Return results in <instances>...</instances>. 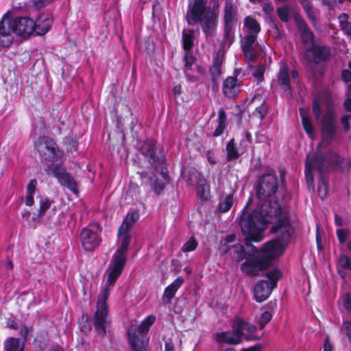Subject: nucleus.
Masks as SVG:
<instances>
[{
	"instance_id": "obj_35",
	"label": "nucleus",
	"mask_w": 351,
	"mask_h": 351,
	"mask_svg": "<svg viewBox=\"0 0 351 351\" xmlns=\"http://www.w3.org/2000/svg\"><path fill=\"white\" fill-rule=\"evenodd\" d=\"M37 181L36 179L31 180L27 186V194L25 196V204L32 206L34 203V195L36 192Z\"/></svg>"
},
{
	"instance_id": "obj_37",
	"label": "nucleus",
	"mask_w": 351,
	"mask_h": 351,
	"mask_svg": "<svg viewBox=\"0 0 351 351\" xmlns=\"http://www.w3.org/2000/svg\"><path fill=\"white\" fill-rule=\"evenodd\" d=\"M226 126V114L223 108L219 110L218 125L213 132L214 136H219L223 134Z\"/></svg>"
},
{
	"instance_id": "obj_48",
	"label": "nucleus",
	"mask_w": 351,
	"mask_h": 351,
	"mask_svg": "<svg viewBox=\"0 0 351 351\" xmlns=\"http://www.w3.org/2000/svg\"><path fill=\"white\" fill-rule=\"evenodd\" d=\"M265 66L263 65H258L254 69L252 75L258 82H262L263 80Z\"/></svg>"
},
{
	"instance_id": "obj_22",
	"label": "nucleus",
	"mask_w": 351,
	"mask_h": 351,
	"mask_svg": "<svg viewBox=\"0 0 351 351\" xmlns=\"http://www.w3.org/2000/svg\"><path fill=\"white\" fill-rule=\"evenodd\" d=\"M35 24V32L37 35H43L47 33L52 24V19L48 14H40L36 21Z\"/></svg>"
},
{
	"instance_id": "obj_16",
	"label": "nucleus",
	"mask_w": 351,
	"mask_h": 351,
	"mask_svg": "<svg viewBox=\"0 0 351 351\" xmlns=\"http://www.w3.org/2000/svg\"><path fill=\"white\" fill-rule=\"evenodd\" d=\"M294 21L301 34L302 42L306 45L313 44L314 34L300 14H294Z\"/></svg>"
},
{
	"instance_id": "obj_11",
	"label": "nucleus",
	"mask_w": 351,
	"mask_h": 351,
	"mask_svg": "<svg viewBox=\"0 0 351 351\" xmlns=\"http://www.w3.org/2000/svg\"><path fill=\"white\" fill-rule=\"evenodd\" d=\"M12 32L19 36H25L35 30L34 21L28 17H16L11 21H6Z\"/></svg>"
},
{
	"instance_id": "obj_53",
	"label": "nucleus",
	"mask_w": 351,
	"mask_h": 351,
	"mask_svg": "<svg viewBox=\"0 0 351 351\" xmlns=\"http://www.w3.org/2000/svg\"><path fill=\"white\" fill-rule=\"evenodd\" d=\"M349 119H350V117L349 116H343L342 118H341V123L343 126V128L345 130L348 131L349 129H350V125H349Z\"/></svg>"
},
{
	"instance_id": "obj_60",
	"label": "nucleus",
	"mask_w": 351,
	"mask_h": 351,
	"mask_svg": "<svg viewBox=\"0 0 351 351\" xmlns=\"http://www.w3.org/2000/svg\"><path fill=\"white\" fill-rule=\"evenodd\" d=\"M344 106L347 110L351 111V98L347 99L344 102Z\"/></svg>"
},
{
	"instance_id": "obj_38",
	"label": "nucleus",
	"mask_w": 351,
	"mask_h": 351,
	"mask_svg": "<svg viewBox=\"0 0 351 351\" xmlns=\"http://www.w3.org/2000/svg\"><path fill=\"white\" fill-rule=\"evenodd\" d=\"M300 113L302 117V125L304 129L308 134V136L310 138H313L314 136V130L311 120L309 119L308 115L306 114L304 110L300 108Z\"/></svg>"
},
{
	"instance_id": "obj_3",
	"label": "nucleus",
	"mask_w": 351,
	"mask_h": 351,
	"mask_svg": "<svg viewBox=\"0 0 351 351\" xmlns=\"http://www.w3.org/2000/svg\"><path fill=\"white\" fill-rule=\"evenodd\" d=\"M344 159L332 151L324 153L317 147L316 153L308 154L306 156L305 178L309 189L314 188V178L313 169H316L319 171L321 182L319 185L318 191L322 198L326 194V182L324 181L322 174L330 171L333 168H343Z\"/></svg>"
},
{
	"instance_id": "obj_64",
	"label": "nucleus",
	"mask_w": 351,
	"mask_h": 351,
	"mask_svg": "<svg viewBox=\"0 0 351 351\" xmlns=\"http://www.w3.org/2000/svg\"><path fill=\"white\" fill-rule=\"evenodd\" d=\"M324 351H332V346L327 342L324 345Z\"/></svg>"
},
{
	"instance_id": "obj_62",
	"label": "nucleus",
	"mask_w": 351,
	"mask_h": 351,
	"mask_svg": "<svg viewBox=\"0 0 351 351\" xmlns=\"http://www.w3.org/2000/svg\"><path fill=\"white\" fill-rule=\"evenodd\" d=\"M323 3L328 6L330 10L333 9V3L327 0H324Z\"/></svg>"
},
{
	"instance_id": "obj_12",
	"label": "nucleus",
	"mask_w": 351,
	"mask_h": 351,
	"mask_svg": "<svg viewBox=\"0 0 351 351\" xmlns=\"http://www.w3.org/2000/svg\"><path fill=\"white\" fill-rule=\"evenodd\" d=\"M232 329L240 339H242L243 337L247 341L258 339L254 335V332L256 331V327L243 319L236 318L233 321Z\"/></svg>"
},
{
	"instance_id": "obj_25",
	"label": "nucleus",
	"mask_w": 351,
	"mask_h": 351,
	"mask_svg": "<svg viewBox=\"0 0 351 351\" xmlns=\"http://www.w3.org/2000/svg\"><path fill=\"white\" fill-rule=\"evenodd\" d=\"M234 25L223 24L221 50L228 49L234 41Z\"/></svg>"
},
{
	"instance_id": "obj_15",
	"label": "nucleus",
	"mask_w": 351,
	"mask_h": 351,
	"mask_svg": "<svg viewBox=\"0 0 351 351\" xmlns=\"http://www.w3.org/2000/svg\"><path fill=\"white\" fill-rule=\"evenodd\" d=\"M330 55V49L325 46L313 45L306 51L307 59L315 63L327 61Z\"/></svg>"
},
{
	"instance_id": "obj_13",
	"label": "nucleus",
	"mask_w": 351,
	"mask_h": 351,
	"mask_svg": "<svg viewBox=\"0 0 351 351\" xmlns=\"http://www.w3.org/2000/svg\"><path fill=\"white\" fill-rule=\"evenodd\" d=\"M48 174H52L56 177L61 185L66 186L74 194L78 193V189L74 178L64 170H60L58 167L47 170Z\"/></svg>"
},
{
	"instance_id": "obj_63",
	"label": "nucleus",
	"mask_w": 351,
	"mask_h": 351,
	"mask_svg": "<svg viewBox=\"0 0 351 351\" xmlns=\"http://www.w3.org/2000/svg\"><path fill=\"white\" fill-rule=\"evenodd\" d=\"M285 173H286V171L284 169H280L279 171L280 177L282 182L284 181Z\"/></svg>"
},
{
	"instance_id": "obj_30",
	"label": "nucleus",
	"mask_w": 351,
	"mask_h": 351,
	"mask_svg": "<svg viewBox=\"0 0 351 351\" xmlns=\"http://www.w3.org/2000/svg\"><path fill=\"white\" fill-rule=\"evenodd\" d=\"M276 14L283 23H288L291 17L294 19V14H299L288 5H283L277 8Z\"/></svg>"
},
{
	"instance_id": "obj_34",
	"label": "nucleus",
	"mask_w": 351,
	"mask_h": 351,
	"mask_svg": "<svg viewBox=\"0 0 351 351\" xmlns=\"http://www.w3.org/2000/svg\"><path fill=\"white\" fill-rule=\"evenodd\" d=\"M182 45L185 51H189L193 46L194 31L184 29L182 31Z\"/></svg>"
},
{
	"instance_id": "obj_36",
	"label": "nucleus",
	"mask_w": 351,
	"mask_h": 351,
	"mask_svg": "<svg viewBox=\"0 0 351 351\" xmlns=\"http://www.w3.org/2000/svg\"><path fill=\"white\" fill-rule=\"evenodd\" d=\"M341 30L348 36H351V18L346 13H341L338 16Z\"/></svg>"
},
{
	"instance_id": "obj_5",
	"label": "nucleus",
	"mask_w": 351,
	"mask_h": 351,
	"mask_svg": "<svg viewBox=\"0 0 351 351\" xmlns=\"http://www.w3.org/2000/svg\"><path fill=\"white\" fill-rule=\"evenodd\" d=\"M138 148L141 154L148 161V162L155 169L159 170L163 179H166L167 169L163 167L165 162V154L156 142L154 140H147L139 143Z\"/></svg>"
},
{
	"instance_id": "obj_47",
	"label": "nucleus",
	"mask_w": 351,
	"mask_h": 351,
	"mask_svg": "<svg viewBox=\"0 0 351 351\" xmlns=\"http://www.w3.org/2000/svg\"><path fill=\"white\" fill-rule=\"evenodd\" d=\"M165 187V182L162 179L156 178L152 184V188L157 194L162 192Z\"/></svg>"
},
{
	"instance_id": "obj_20",
	"label": "nucleus",
	"mask_w": 351,
	"mask_h": 351,
	"mask_svg": "<svg viewBox=\"0 0 351 351\" xmlns=\"http://www.w3.org/2000/svg\"><path fill=\"white\" fill-rule=\"evenodd\" d=\"M12 31L6 23V21H0V49L8 47L13 41Z\"/></svg>"
},
{
	"instance_id": "obj_43",
	"label": "nucleus",
	"mask_w": 351,
	"mask_h": 351,
	"mask_svg": "<svg viewBox=\"0 0 351 351\" xmlns=\"http://www.w3.org/2000/svg\"><path fill=\"white\" fill-rule=\"evenodd\" d=\"M198 243L194 237H191L182 246V250L184 252H189L195 250L197 247Z\"/></svg>"
},
{
	"instance_id": "obj_52",
	"label": "nucleus",
	"mask_w": 351,
	"mask_h": 351,
	"mask_svg": "<svg viewBox=\"0 0 351 351\" xmlns=\"http://www.w3.org/2000/svg\"><path fill=\"white\" fill-rule=\"evenodd\" d=\"M341 78L345 82L351 81V71L349 70H344L341 73Z\"/></svg>"
},
{
	"instance_id": "obj_2",
	"label": "nucleus",
	"mask_w": 351,
	"mask_h": 351,
	"mask_svg": "<svg viewBox=\"0 0 351 351\" xmlns=\"http://www.w3.org/2000/svg\"><path fill=\"white\" fill-rule=\"evenodd\" d=\"M138 218L139 215L137 212L128 213L119 228L117 237L120 246L114 252L108 265L109 273L106 287L98 299L97 311L93 317L94 326L99 335L104 336L106 333V325L108 322V306L106 302L110 295V287L114 286L126 263L127 253L132 238L130 231Z\"/></svg>"
},
{
	"instance_id": "obj_17",
	"label": "nucleus",
	"mask_w": 351,
	"mask_h": 351,
	"mask_svg": "<svg viewBox=\"0 0 351 351\" xmlns=\"http://www.w3.org/2000/svg\"><path fill=\"white\" fill-rule=\"evenodd\" d=\"M156 320L154 315H149L145 318L139 326L132 325L128 330V336H143L146 337V333L148 332L151 326Z\"/></svg>"
},
{
	"instance_id": "obj_61",
	"label": "nucleus",
	"mask_w": 351,
	"mask_h": 351,
	"mask_svg": "<svg viewBox=\"0 0 351 351\" xmlns=\"http://www.w3.org/2000/svg\"><path fill=\"white\" fill-rule=\"evenodd\" d=\"M30 216L31 213L29 211L26 210L22 213V218L23 220L28 221L30 218Z\"/></svg>"
},
{
	"instance_id": "obj_19",
	"label": "nucleus",
	"mask_w": 351,
	"mask_h": 351,
	"mask_svg": "<svg viewBox=\"0 0 351 351\" xmlns=\"http://www.w3.org/2000/svg\"><path fill=\"white\" fill-rule=\"evenodd\" d=\"M257 36L247 34L241 40V47L243 52L247 59L253 61L256 58V53L254 50V44Z\"/></svg>"
},
{
	"instance_id": "obj_44",
	"label": "nucleus",
	"mask_w": 351,
	"mask_h": 351,
	"mask_svg": "<svg viewBox=\"0 0 351 351\" xmlns=\"http://www.w3.org/2000/svg\"><path fill=\"white\" fill-rule=\"evenodd\" d=\"M197 193L199 197L202 199H207L208 194V186L206 184V180L204 179V182H201L197 185Z\"/></svg>"
},
{
	"instance_id": "obj_50",
	"label": "nucleus",
	"mask_w": 351,
	"mask_h": 351,
	"mask_svg": "<svg viewBox=\"0 0 351 351\" xmlns=\"http://www.w3.org/2000/svg\"><path fill=\"white\" fill-rule=\"evenodd\" d=\"M344 307L351 312V293H346L342 298Z\"/></svg>"
},
{
	"instance_id": "obj_28",
	"label": "nucleus",
	"mask_w": 351,
	"mask_h": 351,
	"mask_svg": "<svg viewBox=\"0 0 351 351\" xmlns=\"http://www.w3.org/2000/svg\"><path fill=\"white\" fill-rule=\"evenodd\" d=\"M184 72L185 75L192 82H195L196 78L191 73V67L193 64L195 58L192 54V53L189 51H185L184 56Z\"/></svg>"
},
{
	"instance_id": "obj_58",
	"label": "nucleus",
	"mask_w": 351,
	"mask_h": 351,
	"mask_svg": "<svg viewBox=\"0 0 351 351\" xmlns=\"http://www.w3.org/2000/svg\"><path fill=\"white\" fill-rule=\"evenodd\" d=\"M261 348L262 346L261 344H256L255 346L244 349L242 351H261Z\"/></svg>"
},
{
	"instance_id": "obj_14",
	"label": "nucleus",
	"mask_w": 351,
	"mask_h": 351,
	"mask_svg": "<svg viewBox=\"0 0 351 351\" xmlns=\"http://www.w3.org/2000/svg\"><path fill=\"white\" fill-rule=\"evenodd\" d=\"M264 92L261 90H257L254 97L250 100L248 106L254 105L255 110L253 115L263 120L268 111V106L265 102Z\"/></svg>"
},
{
	"instance_id": "obj_9",
	"label": "nucleus",
	"mask_w": 351,
	"mask_h": 351,
	"mask_svg": "<svg viewBox=\"0 0 351 351\" xmlns=\"http://www.w3.org/2000/svg\"><path fill=\"white\" fill-rule=\"evenodd\" d=\"M97 224H90L84 228L80 234V239L83 248L86 251H92L98 247L101 241L97 231Z\"/></svg>"
},
{
	"instance_id": "obj_56",
	"label": "nucleus",
	"mask_w": 351,
	"mask_h": 351,
	"mask_svg": "<svg viewBox=\"0 0 351 351\" xmlns=\"http://www.w3.org/2000/svg\"><path fill=\"white\" fill-rule=\"evenodd\" d=\"M29 330L30 329L28 327H27L26 326H23L21 328L20 333H21V336L23 337L24 341H26Z\"/></svg>"
},
{
	"instance_id": "obj_54",
	"label": "nucleus",
	"mask_w": 351,
	"mask_h": 351,
	"mask_svg": "<svg viewBox=\"0 0 351 351\" xmlns=\"http://www.w3.org/2000/svg\"><path fill=\"white\" fill-rule=\"evenodd\" d=\"M274 10V7L271 3H264L263 5V10L267 14H270Z\"/></svg>"
},
{
	"instance_id": "obj_4",
	"label": "nucleus",
	"mask_w": 351,
	"mask_h": 351,
	"mask_svg": "<svg viewBox=\"0 0 351 351\" xmlns=\"http://www.w3.org/2000/svg\"><path fill=\"white\" fill-rule=\"evenodd\" d=\"M207 0H194L189 4L186 16L189 25L199 23L202 31L206 36H210L217 25L218 12L206 7Z\"/></svg>"
},
{
	"instance_id": "obj_32",
	"label": "nucleus",
	"mask_w": 351,
	"mask_h": 351,
	"mask_svg": "<svg viewBox=\"0 0 351 351\" xmlns=\"http://www.w3.org/2000/svg\"><path fill=\"white\" fill-rule=\"evenodd\" d=\"M52 202H53L48 198H41L39 202L40 208L38 210V214L35 215V216L32 217V221H40L43 219L46 211L50 208Z\"/></svg>"
},
{
	"instance_id": "obj_49",
	"label": "nucleus",
	"mask_w": 351,
	"mask_h": 351,
	"mask_svg": "<svg viewBox=\"0 0 351 351\" xmlns=\"http://www.w3.org/2000/svg\"><path fill=\"white\" fill-rule=\"evenodd\" d=\"M38 124H39L38 131L37 127L35 125H33V132L35 134V135L43 133L44 130L45 129V123L44 119L42 117H40L39 119Z\"/></svg>"
},
{
	"instance_id": "obj_27",
	"label": "nucleus",
	"mask_w": 351,
	"mask_h": 351,
	"mask_svg": "<svg viewBox=\"0 0 351 351\" xmlns=\"http://www.w3.org/2000/svg\"><path fill=\"white\" fill-rule=\"evenodd\" d=\"M222 62V57L217 54L213 60V66L210 69L213 86H217V81L221 74Z\"/></svg>"
},
{
	"instance_id": "obj_24",
	"label": "nucleus",
	"mask_w": 351,
	"mask_h": 351,
	"mask_svg": "<svg viewBox=\"0 0 351 351\" xmlns=\"http://www.w3.org/2000/svg\"><path fill=\"white\" fill-rule=\"evenodd\" d=\"M184 282L182 277L177 278L171 285L167 287L162 295V300L165 304L171 303V299Z\"/></svg>"
},
{
	"instance_id": "obj_31",
	"label": "nucleus",
	"mask_w": 351,
	"mask_h": 351,
	"mask_svg": "<svg viewBox=\"0 0 351 351\" xmlns=\"http://www.w3.org/2000/svg\"><path fill=\"white\" fill-rule=\"evenodd\" d=\"M183 174L186 182L190 185H198L201 182H204V178L202 175L195 169L187 171H184Z\"/></svg>"
},
{
	"instance_id": "obj_23",
	"label": "nucleus",
	"mask_w": 351,
	"mask_h": 351,
	"mask_svg": "<svg viewBox=\"0 0 351 351\" xmlns=\"http://www.w3.org/2000/svg\"><path fill=\"white\" fill-rule=\"evenodd\" d=\"M223 12V24L235 25L237 7L232 1H226Z\"/></svg>"
},
{
	"instance_id": "obj_33",
	"label": "nucleus",
	"mask_w": 351,
	"mask_h": 351,
	"mask_svg": "<svg viewBox=\"0 0 351 351\" xmlns=\"http://www.w3.org/2000/svg\"><path fill=\"white\" fill-rule=\"evenodd\" d=\"M5 351H23L24 342L14 337L8 338L4 343Z\"/></svg>"
},
{
	"instance_id": "obj_6",
	"label": "nucleus",
	"mask_w": 351,
	"mask_h": 351,
	"mask_svg": "<svg viewBox=\"0 0 351 351\" xmlns=\"http://www.w3.org/2000/svg\"><path fill=\"white\" fill-rule=\"evenodd\" d=\"M313 112L317 122L322 125L324 137L327 140H331L335 134V124L330 103L328 101L326 104L324 113L322 114L320 99L318 97L315 98L313 104Z\"/></svg>"
},
{
	"instance_id": "obj_55",
	"label": "nucleus",
	"mask_w": 351,
	"mask_h": 351,
	"mask_svg": "<svg viewBox=\"0 0 351 351\" xmlns=\"http://www.w3.org/2000/svg\"><path fill=\"white\" fill-rule=\"evenodd\" d=\"M52 0H34V4L38 8H43Z\"/></svg>"
},
{
	"instance_id": "obj_41",
	"label": "nucleus",
	"mask_w": 351,
	"mask_h": 351,
	"mask_svg": "<svg viewBox=\"0 0 351 351\" xmlns=\"http://www.w3.org/2000/svg\"><path fill=\"white\" fill-rule=\"evenodd\" d=\"M301 3L305 13L306 14L309 20L315 23V16L314 14V12L313 10V6L311 3L308 0H298Z\"/></svg>"
},
{
	"instance_id": "obj_7",
	"label": "nucleus",
	"mask_w": 351,
	"mask_h": 351,
	"mask_svg": "<svg viewBox=\"0 0 351 351\" xmlns=\"http://www.w3.org/2000/svg\"><path fill=\"white\" fill-rule=\"evenodd\" d=\"M281 276L278 269H273L267 272L268 280H260L254 286V298L258 302L265 301L271 294L273 289L276 287L277 281Z\"/></svg>"
},
{
	"instance_id": "obj_46",
	"label": "nucleus",
	"mask_w": 351,
	"mask_h": 351,
	"mask_svg": "<svg viewBox=\"0 0 351 351\" xmlns=\"http://www.w3.org/2000/svg\"><path fill=\"white\" fill-rule=\"evenodd\" d=\"M272 313L270 311H265L263 312L258 320V324L260 328H263L266 324L271 319Z\"/></svg>"
},
{
	"instance_id": "obj_42",
	"label": "nucleus",
	"mask_w": 351,
	"mask_h": 351,
	"mask_svg": "<svg viewBox=\"0 0 351 351\" xmlns=\"http://www.w3.org/2000/svg\"><path fill=\"white\" fill-rule=\"evenodd\" d=\"M338 265L343 269L351 270V258L346 255L341 254L339 257Z\"/></svg>"
},
{
	"instance_id": "obj_21",
	"label": "nucleus",
	"mask_w": 351,
	"mask_h": 351,
	"mask_svg": "<svg viewBox=\"0 0 351 351\" xmlns=\"http://www.w3.org/2000/svg\"><path fill=\"white\" fill-rule=\"evenodd\" d=\"M215 340L218 343L237 345L242 342V339L234 332V330L217 332L215 335Z\"/></svg>"
},
{
	"instance_id": "obj_40",
	"label": "nucleus",
	"mask_w": 351,
	"mask_h": 351,
	"mask_svg": "<svg viewBox=\"0 0 351 351\" xmlns=\"http://www.w3.org/2000/svg\"><path fill=\"white\" fill-rule=\"evenodd\" d=\"M233 196L229 194L226 196L223 199H221L218 205V210L219 213H226L228 211L232 206Z\"/></svg>"
},
{
	"instance_id": "obj_59",
	"label": "nucleus",
	"mask_w": 351,
	"mask_h": 351,
	"mask_svg": "<svg viewBox=\"0 0 351 351\" xmlns=\"http://www.w3.org/2000/svg\"><path fill=\"white\" fill-rule=\"evenodd\" d=\"M173 92L175 96L179 95L182 93V86L180 84L176 85L173 88Z\"/></svg>"
},
{
	"instance_id": "obj_1",
	"label": "nucleus",
	"mask_w": 351,
	"mask_h": 351,
	"mask_svg": "<svg viewBox=\"0 0 351 351\" xmlns=\"http://www.w3.org/2000/svg\"><path fill=\"white\" fill-rule=\"evenodd\" d=\"M278 188L275 174L262 176L256 188L258 202L256 208L246 213V205L241 215L239 225L246 243L245 247L240 246L237 260L245 259L241 269L249 276H259L272 260L282 255L294 232L287 208L277 201L267 200Z\"/></svg>"
},
{
	"instance_id": "obj_57",
	"label": "nucleus",
	"mask_w": 351,
	"mask_h": 351,
	"mask_svg": "<svg viewBox=\"0 0 351 351\" xmlns=\"http://www.w3.org/2000/svg\"><path fill=\"white\" fill-rule=\"evenodd\" d=\"M165 351H174V346L171 339L165 341Z\"/></svg>"
},
{
	"instance_id": "obj_29",
	"label": "nucleus",
	"mask_w": 351,
	"mask_h": 351,
	"mask_svg": "<svg viewBox=\"0 0 351 351\" xmlns=\"http://www.w3.org/2000/svg\"><path fill=\"white\" fill-rule=\"evenodd\" d=\"M244 28L249 35L257 36L261 32V25L253 17L248 16L244 19Z\"/></svg>"
},
{
	"instance_id": "obj_8",
	"label": "nucleus",
	"mask_w": 351,
	"mask_h": 351,
	"mask_svg": "<svg viewBox=\"0 0 351 351\" xmlns=\"http://www.w3.org/2000/svg\"><path fill=\"white\" fill-rule=\"evenodd\" d=\"M34 145L40 156L45 160L53 161L61 157V152L56 142L49 136H40Z\"/></svg>"
},
{
	"instance_id": "obj_26",
	"label": "nucleus",
	"mask_w": 351,
	"mask_h": 351,
	"mask_svg": "<svg viewBox=\"0 0 351 351\" xmlns=\"http://www.w3.org/2000/svg\"><path fill=\"white\" fill-rule=\"evenodd\" d=\"M132 351H149L148 339L143 336H128Z\"/></svg>"
},
{
	"instance_id": "obj_45",
	"label": "nucleus",
	"mask_w": 351,
	"mask_h": 351,
	"mask_svg": "<svg viewBox=\"0 0 351 351\" xmlns=\"http://www.w3.org/2000/svg\"><path fill=\"white\" fill-rule=\"evenodd\" d=\"M341 330L342 333L348 338L349 342L351 343V321L344 320Z\"/></svg>"
},
{
	"instance_id": "obj_39",
	"label": "nucleus",
	"mask_w": 351,
	"mask_h": 351,
	"mask_svg": "<svg viewBox=\"0 0 351 351\" xmlns=\"http://www.w3.org/2000/svg\"><path fill=\"white\" fill-rule=\"evenodd\" d=\"M226 152H227V160L228 161L232 160L233 159H237L239 157V154L237 152V148L235 147L234 139L232 138L228 141L226 145Z\"/></svg>"
},
{
	"instance_id": "obj_51",
	"label": "nucleus",
	"mask_w": 351,
	"mask_h": 351,
	"mask_svg": "<svg viewBox=\"0 0 351 351\" xmlns=\"http://www.w3.org/2000/svg\"><path fill=\"white\" fill-rule=\"evenodd\" d=\"M337 234L339 242L341 243H343L346 241L347 237L346 231L343 229L337 230Z\"/></svg>"
},
{
	"instance_id": "obj_18",
	"label": "nucleus",
	"mask_w": 351,
	"mask_h": 351,
	"mask_svg": "<svg viewBox=\"0 0 351 351\" xmlns=\"http://www.w3.org/2000/svg\"><path fill=\"white\" fill-rule=\"evenodd\" d=\"M241 91V85L235 77H228L223 83V93L228 98H234Z\"/></svg>"
},
{
	"instance_id": "obj_10",
	"label": "nucleus",
	"mask_w": 351,
	"mask_h": 351,
	"mask_svg": "<svg viewBox=\"0 0 351 351\" xmlns=\"http://www.w3.org/2000/svg\"><path fill=\"white\" fill-rule=\"evenodd\" d=\"M298 77V73L296 70L290 71L288 66L282 64L278 73L276 75V80L274 82L287 94L291 93V82L295 81Z\"/></svg>"
}]
</instances>
